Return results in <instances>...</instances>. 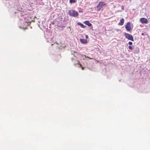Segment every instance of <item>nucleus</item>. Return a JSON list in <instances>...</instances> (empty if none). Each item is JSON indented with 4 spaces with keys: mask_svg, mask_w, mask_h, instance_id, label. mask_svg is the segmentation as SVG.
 <instances>
[{
    "mask_svg": "<svg viewBox=\"0 0 150 150\" xmlns=\"http://www.w3.org/2000/svg\"><path fill=\"white\" fill-rule=\"evenodd\" d=\"M69 14L70 16H72L76 17L78 16V13L77 12L74 10H70L69 11Z\"/></svg>",
    "mask_w": 150,
    "mask_h": 150,
    "instance_id": "nucleus-1",
    "label": "nucleus"
},
{
    "mask_svg": "<svg viewBox=\"0 0 150 150\" xmlns=\"http://www.w3.org/2000/svg\"><path fill=\"white\" fill-rule=\"evenodd\" d=\"M106 4L103 1H100L97 4V7L99 10L101 9L103 7L105 6Z\"/></svg>",
    "mask_w": 150,
    "mask_h": 150,
    "instance_id": "nucleus-2",
    "label": "nucleus"
},
{
    "mask_svg": "<svg viewBox=\"0 0 150 150\" xmlns=\"http://www.w3.org/2000/svg\"><path fill=\"white\" fill-rule=\"evenodd\" d=\"M125 35L126 38L129 40L134 41V39L132 36L130 34L127 33H125Z\"/></svg>",
    "mask_w": 150,
    "mask_h": 150,
    "instance_id": "nucleus-3",
    "label": "nucleus"
},
{
    "mask_svg": "<svg viewBox=\"0 0 150 150\" xmlns=\"http://www.w3.org/2000/svg\"><path fill=\"white\" fill-rule=\"evenodd\" d=\"M130 25V22H128L126 25L125 28L127 31H130L131 30Z\"/></svg>",
    "mask_w": 150,
    "mask_h": 150,
    "instance_id": "nucleus-4",
    "label": "nucleus"
},
{
    "mask_svg": "<svg viewBox=\"0 0 150 150\" xmlns=\"http://www.w3.org/2000/svg\"><path fill=\"white\" fill-rule=\"evenodd\" d=\"M140 21L142 23H145L146 24L148 23L147 19L145 18H142L140 19Z\"/></svg>",
    "mask_w": 150,
    "mask_h": 150,
    "instance_id": "nucleus-5",
    "label": "nucleus"
},
{
    "mask_svg": "<svg viewBox=\"0 0 150 150\" xmlns=\"http://www.w3.org/2000/svg\"><path fill=\"white\" fill-rule=\"evenodd\" d=\"M124 22V19L123 18H122L120 20V22L119 23V25H122Z\"/></svg>",
    "mask_w": 150,
    "mask_h": 150,
    "instance_id": "nucleus-6",
    "label": "nucleus"
},
{
    "mask_svg": "<svg viewBox=\"0 0 150 150\" xmlns=\"http://www.w3.org/2000/svg\"><path fill=\"white\" fill-rule=\"evenodd\" d=\"M84 23L89 27L91 26L92 25L89 22V21H85L84 22Z\"/></svg>",
    "mask_w": 150,
    "mask_h": 150,
    "instance_id": "nucleus-7",
    "label": "nucleus"
},
{
    "mask_svg": "<svg viewBox=\"0 0 150 150\" xmlns=\"http://www.w3.org/2000/svg\"><path fill=\"white\" fill-rule=\"evenodd\" d=\"M80 41L82 43H87V41L85 39H81Z\"/></svg>",
    "mask_w": 150,
    "mask_h": 150,
    "instance_id": "nucleus-8",
    "label": "nucleus"
},
{
    "mask_svg": "<svg viewBox=\"0 0 150 150\" xmlns=\"http://www.w3.org/2000/svg\"><path fill=\"white\" fill-rule=\"evenodd\" d=\"M77 24L80 25L81 27L82 28H84L85 27V26L82 23H77Z\"/></svg>",
    "mask_w": 150,
    "mask_h": 150,
    "instance_id": "nucleus-9",
    "label": "nucleus"
},
{
    "mask_svg": "<svg viewBox=\"0 0 150 150\" xmlns=\"http://www.w3.org/2000/svg\"><path fill=\"white\" fill-rule=\"evenodd\" d=\"M76 2L75 0H69V2L70 3H75Z\"/></svg>",
    "mask_w": 150,
    "mask_h": 150,
    "instance_id": "nucleus-10",
    "label": "nucleus"
},
{
    "mask_svg": "<svg viewBox=\"0 0 150 150\" xmlns=\"http://www.w3.org/2000/svg\"><path fill=\"white\" fill-rule=\"evenodd\" d=\"M128 47H129V49L130 50H132V48L131 46L129 45L128 46Z\"/></svg>",
    "mask_w": 150,
    "mask_h": 150,
    "instance_id": "nucleus-11",
    "label": "nucleus"
},
{
    "mask_svg": "<svg viewBox=\"0 0 150 150\" xmlns=\"http://www.w3.org/2000/svg\"><path fill=\"white\" fill-rule=\"evenodd\" d=\"M84 56L85 57V58H87L89 59H92L91 58H90L88 57H86V56L85 55H84Z\"/></svg>",
    "mask_w": 150,
    "mask_h": 150,
    "instance_id": "nucleus-12",
    "label": "nucleus"
},
{
    "mask_svg": "<svg viewBox=\"0 0 150 150\" xmlns=\"http://www.w3.org/2000/svg\"><path fill=\"white\" fill-rule=\"evenodd\" d=\"M128 44L129 45H132V42H128Z\"/></svg>",
    "mask_w": 150,
    "mask_h": 150,
    "instance_id": "nucleus-13",
    "label": "nucleus"
},
{
    "mask_svg": "<svg viewBox=\"0 0 150 150\" xmlns=\"http://www.w3.org/2000/svg\"><path fill=\"white\" fill-rule=\"evenodd\" d=\"M86 39H87L88 38V36L87 35H86Z\"/></svg>",
    "mask_w": 150,
    "mask_h": 150,
    "instance_id": "nucleus-14",
    "label": "nucleus"
},
{
    "mask_svg": "<svg viewBox=\"0 0 150 150\" xmlns=\"http://www.w3.org/2000/svg\"><path fill=\"white\" fill-rule=\"evenodd\" d=\"M81 67V69H82V70H83V69H84V68L83 67Z\"/></svg>",
    "mask_w": 150,
    "mask_h": 150,
    "instance_id": "nucleus-15",
    "label": "nucleus"
},
{
    "mask_svg": "<svg viewBox=\"0 0 150 150\" xmlns=\"http://www.w3.org/2000/svg\"><path fill=\"white\" fill-rule=\"evenodd\" d=\"M79 65H80V67H82V65H81V64H79Z\"/></svg>",
    "mask_w": 150,
    "mask_h": 150,
    "instance_id": "nucleus-16",
    "label": "nucleus"
}]
</instances>
